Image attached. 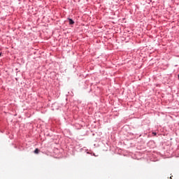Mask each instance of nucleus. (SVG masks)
<instances>
[{
    "mask_svg": "<svg viewBox=\"0 0 179 179\" xmlns=\"http://www.w3.org/2000/svg\"><path fill=\"white\" fill-rule=\"evenodd\" d=\"M69 20V24H75V21H73V20H72V18H67Z\"/></svg>",
    "mask_w": 179,
    "mask_h": 179,
    "instance_id": "nucleus-1",
    "label": "nucleus"
},
{
    "mask_svg": "<svg viewBox=\"0 0 179 179\" xmlns=\"http://www.w3.org/2000/svg\"><path fill=\"white\" fill-rule=\"evenodd\" d=\"M34 153H35V155H38V153H40V150H38V148H36Z\"/></svg>",
    "mask_w": 179,
    "mask_h": 179,
    "instance_id": "nucleus-2",
    "label": "nucleus"
},
{
    "mask_svg": "<svg viewBox=\"0 0 179 179\" xmlns=\"http://www.w3.org/2000/svg\"><path fill=\"white\" fill-rule=\"evenodd\" d=\"M1 55H2V52H0V57H1Z\"/></svg>",
    "mask_w": 179,
    "mask_h": 179,
    "instance_id": "nucleus-3",
    "label": "nucleus"
}]
</instances>
